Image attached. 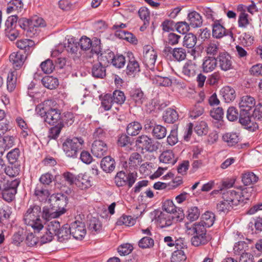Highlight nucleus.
I'll use <instances>...</instances> for the list:
<instances>
[{
  "instance_id": "obj_1",
  "label": "nucleus",
  "mask_w": 262,
  "mask_h": 262,
  "mask_svg": "<svg viewBox=\"0 0 262 262\" xmlns=\"http://www.w3.org/2000/svg\"><path fill=\"white\" fill-rule=\"evenodd\" d=\"M8 17L5 21V31L16 29L18 21L20 28L26 31L27 36L34 37L37 34V28L46 26V22L42 17Z\"/></svg>"
},
{
  "instance_id": "obj_2",
  "label": "nucleus",
  "mask_w": 262,
  "mask_h": 262,
  "mask_svg": "<svg viewBox=\"0 0 262 262\" xmlns=\"http://www.w3.org/2000/svg\"><path fill=\"white\" fill-rule=\"evenodd\" d=\"M53 103L52 100H47L38 105L36 108L37 114L51 125L58 124L61 119V111L53 106Z\"/></svg>"
},
{
  "instance_id": "obj_3",
  "label": "nucleus",
  "mask_w": 262,
  "mask_h": 262,
  "mask_svg": "<svg viewBox=\"0 0 262 262\" xmlns=\"http://www.w3.org/2000/svg\"><path fill=\"white\" fill-rule=\"evenodd\" d=\"M41 207L37 205H30L24 214L23 220L25 224L31 226L35 232H39L43 228L40 218Z\"/></svg>"
},
{
  "instance_id": "obj_4",
  "label": "nucleus",
  "mask_w": 262,
  "mask_h": 262,
  "mask_svg": "<svg viewBox=\"0 0 262 262\" xmlns=\"http://www.w3.org/2000/svg\"><path fill=\"white\" fill-rule=\"evenodd\" d=\"M253 190L252 187L246 188L242 190H229L223 193L222 199L230 202L232 205L236 206L240 202L244 201V199L248 200Z\"/></svg>"
},
{
  "instance_id": "obj_5",
  "label": "nucleus",
  "mask_w": 262,
  "mask_h": 262,
  "mask_svg": "<svg viewBox=\"0 0 262 262\" xmlns=\"http://www.w3.org/2000/svg\"><path fill=\"white\" fill-rule=\"evenodd\" d=\"M84 141L82 138H67L62 143V147L67 157L76 158L79 151L82 149Z\"/></svg>"
},
{
  "instance_id": "obj_6",
  "label": "nucleus",
  "mask_w": 262,
  "mask_h": 262,
  "mask_svg": "<svg viewBox=\"0 0 262 262\" xmlns=\"http://www.w3.org/2000/svg\"><path fill=\"white\" fill-rule=\"evenodd\" d=\"M137 173H126L123 171H120L116 174L114 182L117 187L127 186L128 188H131L137 180Z\"/></svg>"
},
{
  "instance_id": "obj_7",
  "label": "nucleus",
  "mask_w": 262,
  "mask_h": 262,
  "mask_svg": "<svg viewBox=\"0 0 262 262\" xmlns=\"http://www.w3.org/2000/svg\"><path fill=\"white\" fill-rule=\"evenodd\" d=\"M68 197L62 193L53 194L49 199L50 207H53L54 209L58 211L60 214L65 213V207L68 204Z\"/></svg>"
},
{
  "instance_id": "obj_8",
  "label": "nucleus",
  "mask_w": 262,
  "mask_h": 262,
  "mask_svg": "<svg viewBox=\"0 0 262 262\" xmlns=\"http://www.w3.org/2000/svg\"><path fill=\"white\" fill-rule=\"evenodd\" d=\"M136 146L142 150L148 152H154L158 149V143L145 135H142L137 138L135 141Z\"/></svg>"
},
{
  "instance_id": "obj_9",
  "label": "nucleus",
  "mask_w": 262,
  "mask_h": 262,
  "mask_svg": "<svg viewBox=\"0 0 262 262\" xmlns=\"http://www.w3.org/2000/svg\"><path fill=\"white\" fill-rule=\"evenodd\" d=\"M19 181L15 179L10 181L6 187L1 192L3 198L6 201L9 202L12 201L17 192V188L19 184Z\"/></svg>"
},
{
  "instance_id": "obj_10",
  "label": "nucleus",
  "mask_w": 262,
  "mask_h": 262,
  "mask_svg": "<svg viewBox=\"0 0 262 262\" xmlns=\"http://www.w3.org/2000/svg\"><path fill=\"white\" fill-rule=\"evenodd\" d=\"M70 233L77 239H82L86 234V229L84 223L75 221L70 225Z\"/></svg>"
},
{
  "instance_id": "obj_11",
  "label": "nucleus",
  "mask_w": 262,
  "mask_h": 262,
  "mask_svg": "<svg viewBox=\"0 0 262 262\" xmlns=\"http://www.w3.org/2000/svg\"><path fill=\"white\" fill-rule=\"evenodd\" d=\"M127 62L125 72L128 76H134L140 71L139 63L132 52L127 53Z\"/></svg>"
},
{
  "instance_id": "obj_12",
  "label": "nucleus",
  "mask_w": 262,
  "mask_h": 262,
  "mask_svg": "<svg viewBox=\"0 0 262 262\" xmlns=\"http://www.w3.org/2000/svg\"><path fill=\"white\" fill-rule=\"evenodd\" d=\"M33 196L35 199L40 202H46L49 196H51V192L47 185L42 184H37L33 191Z\"/></svg>"
},
{
  "instance_id": "obj_13",
  "label": "nucleus",
  "mask_w": 262,
  "mask_h": 262,
  "mask_svg": "<svg viewBox=\"0 0 262 262\" xmlns=\"http://www.w3.org/2000/svg\"><path fill=\"white\" fill-rule=\"evenodd\" d=\"M216 60L219 67L222 71H227L233 68L231 56L227 52L220 53Z\"/></svg>"
},
{
  "instance_id": "obj_14",
  "label": "nucleus",
  "mask_w": 262,
  "mask_h": 262,
  "mask_svg": "<svg viewBox=\"0 0 262 262\" xmlns=\"http://www.w3.org/2000/svg\"><path fill=\"white\" fill-rule=\"evenodd\" d=\"M157 57V54L152 47L147 46L144 48L143 62L148 69L151 70L154 68Z\"/></svg>"
},
{
  "instance_id": "obj_15",
  "label": "nucleus",
  "mask_w": 262,
  "mask_h": 262,
  "mask_svg": "<svg viewBox=\"0 0 262 262\" xmlns=\"http://www.w3.org/2000/svg\"><path fill=\"white\" fill-rule=\"evenodd\" d=\"M184 227L186 233L189 235L207 232L206 228L200 222H186Z\"/></svg>"
},
{
  "instance_id": "obj_16",
  "label": "nucleus",
  "mask_w": 262,
  "mask_h": 262,
  "mask_svg": "<svg viewBox=\"0 0 262 262\" xmlns=\"http://www.w3.org/2000/svg\"><path fill=\"white\" fill-rule=\"evenodd\" d=\"M96 49H94L92 47V52H95L98 56V62L104 66H107L108 63L112 61L114 58V54L110 51H107L103 53H101L100 50V46H96Z\"/></svg>"
},
{
  "instance_id": "obj_17",
  "label": "nucleus",
  "mask_w": 262,
  "mask_h": 262,
  "mask_svg": "<svg viewBox=\"0 0 262 262\" xmlns=\"http://www.w3.org/2000/svg\"><path fill=\"white\" fill-rule=\"evenodd\" d=\"M107 150V145L102 140H96L94 141L91 148V152L94 156L101 158L106 154Z\"/></svg>"
},
{
  "instance_id": "obj_18",
  "label": "nucleus",
  "mask_w": 262,
  "mask_h": 262,
  "mask_svg": "<svg viewBox=\"0 0 262 262\" xmlns=\"http://www.w3.org/2000/svg\"><path fill=\"white\" fill-rule=\"evenodd\" d=\"M238 105L241 112L249 113L252 108L255 106V100L253 97L249 95H245L241 98Z\"/></svg>"
},
{
  "instance_id": "obj_19",
  "label": "nucleus",
  "mask_w": 262,
  "mask_h": 262,
  "mask_svg": "<svg viewBox=\"0 0 262 262\" xmlns=\"http://www.w3.org/2000/svg\"><path fill=\"white\" fill-rule=\"evenodd\" d=\"M27 55L24 54L21 51L13 52L9 56L10 61L12 63L13 67L19 69L24 63Z\"/></svg>"
},
{
  "instance_id": "obj_20",
  "label": "nucleus",
  "mask_w": 262,
  "mask_h": 262,
  "mask_svg": "<svg viewBox=\"0 0 262 262\" xmlns=\"http://www.w3.org/2000/svg\"><path fill=\"white\" fill-rule=\"evenodd\" d=\"M129 96L131 100L137 105H141L146 100V97L140 89L132 90L129 92Z\"/></svg>"
},
{
  "instance_id": "obj_21",
  "label": "nucleus",
  "mask_w": 262,
  "mask_h": 262,
  "mask_svg": "<svg viewBox=\"0 0 262 262\" xmlns=\"http://www.w3.org/2000/svg\"><path fill=\"white\" fill-rule=\"evenodd\" d=\"M191 238V244L195 247L206 244L209 241L207 232L193 234Z\"/></svg>"
},
{
  "instance_id": "obj_22",
  "label": "nucleus",
  "mask_w": 262,
  "mask_h": 262,
  "mask_svg": "<svg viewBox=\"0 0 262 262\" xmlns=\"http://www.w3.org/2000/svg\"><path fill=\"white\" fill-rule=\"evenodd\" d=\"M175 216L161 213L159 215L157 222L158 226L161 228H166L171 226L172 224V219Z\"/></svg>"
},
{
  "instance_id": "obj_23",
  "label": "nucleus",
  "mask_w": 262,
  "mask_h": 262,
  "mask_svg": "<svg viewBox=\"0 0 262 262\" xmlns=\"http://www.w3.org/2000/svg\"><path fill=\"white\" fill-rule=\"evenodd\" d=\"M196 65L191 61L186 62L183 67L182 74L186 78L193 77L195 75Z\"/></svg>"
},
{
  "instance_id": "obj_24",
  "label": "nucleus",
  "mask_w": 262,
  "mask_h": 262,
  "mask_svg": "<svg viewBox=\"0 0 262 262\" xmlns=\"http://www.w3.org/2000/svg\"><path fill=\"white\" fill-rule=\"evenodd\" d=\"M222 140L229 146L236 145L240 140L239 134L236 133H227L222 136Z\"/></svg>"
},
{
  "instance_id": "obj_25",
  "label": "nucleus",
  "mask_w": 262,
  "mask_h": 262,
  "mask_svg": "<svg viewBox=\"0 0 262 262\" xmlns=\"http://www.w3.org/2000/svg\"><path fill=\"white\" fill-rule=\"evenodd\" d=\"M220 93L225 101L227 103L233 101L236 97L234 90L229 86L223 88L220 91Z\"/></svg>"
},
{
  "instance_id": "obj_26",
  "label": "nucleus",
  "mask_w": 262,
  "mask_h": 262,
  "mask_svg": "<svg viewBox=\"0 0 262 262\" xmlns=\"http://www.w3.org/2000/svg\"><path fill=\"white\" fill-rule=\"evenodd\" d=\"M100 166L103 171L110 173L115 168V161L111 157L106 156L102 159Z\"/></svg>"
},
{
  "instance_id": "obj_27",
  "label": "nucleus",
  "mask_w": 262,
  "mask_h": 262,
  "mask_svg": "<svg viewBox=\"0 0 262 262\" xmlns=\"http://www.w3.org/2000/svg\"><path fill=\"white\" fill-rule=\"evenodd\" d=\"M88 224V230L93 234H97L102 230L101 223L98 218L95 217L90 218Z\"/></svg>"
},
{
  "instance_id": "obj_28",
  "label": "nucleus",
  "mask_w": 262,
  "mask_h": 262,
  "mask_svg": "<svg viewBox=\"0 0 262 262\" xmlns=\"http://www.w3.org/2000/svg\"><path fill=\"white\" fill-rule=\"evenodd\" d=\"M16 45L18 48L24 51L25 54L28 55L30 53L31 49L34 47L35 43L31 39H24L18 40Z\"/></svg>"
},
{
  "instance_id": "obj_29",
  "label": "nucleus",
  "mask_w": 262,
  "mask_h": 262,
  "mask_svg": "<svg viewBox=\"0 0 262 262\" xmlns=\"http://www.w3.org/2000/svg\"><path fill=\"white\" fill-rule=\"evenodd\" d=\"M217 63L216 58L214 57H206L202 64V68L205 72H210L214 70Z\"/></svg>"
},
{
  "instance_id": "obj_30",
  "label": "nucleus",
  "mask_w": 262,
  "mask_h": 262,
  "mask_svg": "<svg viewBox=\"0 0 262 262\" xmlns=\"http://www.w3.org/2000/svg\"><path fill=\"white\" fill-rule=\"evenodd\" d=\"M252 241L246 239L245 241H239L235 244L233 250L235 254L242 255L248 250V245L251 244Z\"/></svg>"
},
{
  "instance_id": "obj_31",
  "label": "nucleus",
  "mask_w": 262,
  "mask_h": 262,
  "mask_svg": "<svg viewBox=\"0 0 262 262\" xmlns=\"http://www.w3.org/2000/svg\"><path fill=\"white\" fill-rule=\"evenodd\" d=\"M75 185L81 189H86L92 186V182L88 176L79 174L77 177Z\"/></svg>"
},
{
  "instance_id": "obj_32",
  "label": "nucleus",
  "mask_w": 262,
  "mask_h": 262,
  "mask_svg": "<svg viewBox=\"0 0 262 262\" xmlns=\"http://www.w3.org/2000/svg\"><path fill=\"white\" fill-rule=\"evenodd\" d=\"M159 160L161 162L172 165L177 162V159L175 158L174 154L172 151L170 150L163 151L160 155Z\"/></svg>"
},
{
  "instance_id": "obj_33",
  "label": "nucleus",
  "mask_w": 262,
  "mask_h": 262,
  "mask_svg": "<svg viewBox=\"0 0 262 262\" xmlns=\"http://www.w3.org/2000/svg\"><path fill=\"white\" fill-rule=\"evenodd\" d=\"M106 66L99 63H95L92 69V74L97 78H103L106 75Z\"/></svg>"
},
{
  "instance_id": "obj_34",
  "label": "nucleus",
  "mask_w": 262,
  "mask_h": 262,
  "mask_svg": "<svg viewBox=\"0 0 262 262\" xmlns=\"http://www.w3.org/2000/svg\"><path fill=\"white\" fill-rule=\"evenodd\" d=\"M220 45L218 41L212 40L206 45L205 50L207 55L214 56L220 53Z\"/></svg>"
},
{
  "instance_id": "obj_35",
  "label": "nucleus",
  "mask_w": 262,
  "mask_h": 262,
  "mask_svg": "<svg viewBox=\"0 0 262 262\" xmlns=\"http://www.w3.org/2000/svg\"><path fill=\"white\" fill-rule=\"evenodd\" d=\"M178 114L173 109L168 108L163 115V119L165 122L167 123H173L178 119Z\"/></svg>"
},
{
  "instance_id": "obj_36",
  "label": "nucleus",
  "mask_w": 262,
  "mask_h": 262,
  "mask_svg": "<svg viewBox=\"0 0 262 262\" xmlns=\"http://www.w3.org/2000/svg\"><path fill=\"white\" fill-rule=\"evenodd\" d=\"M212 36L214 38L220 39L225 36L226 29L216 20L212 24Z\"/></svg>"
},
{
  "instance_id": "obj_37",
  "label": "nucleus",
  "mask_w": 262,
  "mask_h": 262,
  "mask_svg": "<svg viewBox=\"0 0 262 262\" xmlns=\"http://www.w3.org/2000/svg\"><path fill=\"white\" fill-rule=\"evenodd\" d=\"M71 235L70 226L66 224L62 226L56 235L57 236L59 242L63 243L68 241L70 238Z\"/></svg>"
},
{
  "instance_id": "obj_38",
  "label": "nucleus",
  "mask_w": 262,
  "mask_h": 262,
  "mask_svg": "<svg viewBox=\"0 0 262 262\" xmlns=\"http://www.w3.org/2000/svg\"><path fill=\"white\" fill-rule=\"evenodd\" d=\"M215 219V215L213 212L206 211L202 215L200 222L202 223L206 228H209L213 225Z\"/></svg>"
},
{
  "instance_id": "obj_39",
  "label": "nucleus",
  "mask_w": 262,
  "mask_h": 262,
  "mask_svg": "<svg viewBox=\"0 0 262 262\" xmlns=\"http://www.w3.org/2000/svg\"><path fill=\"white\" fill-rule=\"evenodd\" d=\"M204 112V106L198 102L190 108L189 116L191 119H194L201 116Z\"/></svg>"
},
{
  "instance_id": "obj_40",
  "label": "nucleus",
  "mask_w": 262,
  "mask_h": 262,
  "mask_svg": "<svg viewBox=\"0 0 262 262\" xmlns=\"http://www.w3.org/2000/svg\"><path fill=\"white\" fill-rule=\"evenodd\" d=\"M142 128V126L139 122H132L127 126L126 133L129 136H135L139 134Z\"/></svg>"
},
{
  "instance_id": "obj_41",
  "label": "nucleus",
  "mask_w": 262,
  "mask_h": 262,
  "mask_svg": "<svg viewBox=\"0 0 262 262\" xmlns=\"http://www.w3.org/2000/svg\"><path fill=\"white\" fill-rule=\"evenodd\" d=\"M61 215L58 211L54 210L52 207H51V208L48 207L43 208L42 216L45 220H50L51 219L58 217Z\"/></svg>"
},
{
  "instance_id": "obj_42",
  "label": "nucleus",
  "mask_w": 262,
  "mask_h": 262,
  "mask_svg": "<svg viewBox=\"0 0 262 262\" xmlns=\"http://www.w3.org/2000/svg\"><path fill=\"white\" fill-rule=\"evenodd\" d=\"M115 35L121 39L126 40L133 43H136L137 42V39L135 36L128 31L117 30L115 32Z\"/></svg>"
},
{
  "instance_id": "obj_43",
  "label": "nucleus",
  "mask_w": 262,
  "mask_h": 262,
  "mask_svg": "<svg viewBox=\"0 0 262 262\" xmlns=\"http://www.w3.org/2000/svg\"><path fill=\"white\" fill-rule=\"evenodd\" d=\"M153 137L157 139H162L166 137L167 134L166 128L161 125H155L151 132Z\"/></svg>"
},
{
  "instance_id": "obj_44",
  "label": "nucleus",
  "mask_w": 262,
  "mask_h": 262,
  "mask_svg": "<svg viewBox=\"0 0 262 262\" xmlns=\"http://www.w3.org/2000/svg\"><path fill=\"white\" fill-rule=\"evenodd\" d=\"M41 82L45 87L53 90L58 85V80L52 76H46L41 80Z\"/></svg>"
},
{
  "instance_id": "obj_45",
  "label": "nucleus",
  "mask_w": 262,
  "mask_h": 262,
  "mask_svg": "<svg viewBox=\"0 0 262 262\" xmlns=\"http://www.w3.org/2000/svg\"><path fill=\"white\" fill-rule=\"evenodd\" d=\"M249 232L251 233H257L262 231V216L257 217L253 223L250 222L248 224Z\"/></svg>"
},
{
  "instance_id": "obj_46",
  "label": "nucleus",
  "mask_w": 262,
  "mask_h": 262,
  "mask_svg": "<svg viewBox=\"0 0 262 262\" xmlns=\"http://www.w3.org/2000/svg\"><path fill=\"white\" fill-rule=\"evenodd\" d=\"M242 182L245 185H250L257 182L258 177L252 172H246L243 174Z\"/></svg>"
},
{
  "instance_id": "obj_47",
  "label": "nucleus",
  "mask_w": 262,
  "mask_h": 262,
  "mask_svg": "<svg viewBox=\"0 0 262 262\" xmlns=\"http://www.w3.org/2000/svg\"><path fill=\"white\" fill-rule=\"evenodd\" d=\"M142 162L141 155L137 152H133L129 156L128 164L130 167L136 168L141 165Z\"/></svg>"
},
{
  "instance_id": "obj_48",
  "label": "nucleus",
  "mask_w": 262,
  "mask_h": 262,
  "mask_svg": "<svg viewBox=\"0 0 262 262\" xmlns=\"http://www.w3.org/2000/svg\"><path fill=\"white\" fill-rule=\"evenodd\" d=\"M74 122V115L71 112H64L62 115L61 114V119L59 124H62L63 127L64 125L69 126Z\"/></svg>"
},
{
  "instance_id": "obj_49",
  "label": "nucleus",
  "mask_w": 262,
  "mask_h": 262,
  "mask_svg": "<svg viewBox=\"0 0 262 262\" xmlns=\"http://www.w3.org/2000/svg\"><path fill=\"white\" fill-rule=\"evenodd\" d=\"M15 137L13 136H5L0 140V144L5 151L14 145Z\"/></svg>"
},
{
  "instance_id": "obj_50",
  "label": "nucleus",
  "mask_w": 262,
  "mask_h": 262,
  "mask_svg": "<svg viewBox=\"0 0 262 262\" xmlns=\"http://www.w3.org/2000/svg\"><path fill=\"white\" fill-rule=\"evenodd\" d=\"M76 178L77 177H75L73 173L70 172H66L62 174L61 181L63 185L71 186L76 183Z\"/></svg>"
},
{
  "instance_id": "obj_51",
  "label": "nucleus",
  "mask_w": 262,
  "mask_h": 262,
  "mask_svg": "<svg viewBox=\"0 0 262 262\" xmlns=\"http://www.w3.org/2000/svg\"><path fill=\"white\" fill-rule=\"evenodd\" d=\"M136 219L130 215H122L117 222V224L119 226L125 225L127 226H132L136 222Z\"/></svg>"
},
{
  "instance_id": "obj_52",
  "label": "nucleus",
  "mask_w": 262,
  "mask_h": 262,
  "mask_svg": "<svg viewBox=\"0 0 262 262\" xmlns=\"http://www.w3.org/2000/svg\"><path fill=\"white\" fill-rule=\"evenodd\" d=\"M200 215V211L198 207H191L188 209L186 217L190 221L189 222L193 223L199 219Z\"/></svg>"
},
{
  "instance_id": "obj_53",
  "label": "nucleus",
  "mask_w": 262,
  "mask_h": 262,
  "mask_svg": "<svg viewBox=\"0 0 262 262\" xmlns=\"http://www.w3.org/2000/svg\"><path fill=\"white\" fill-rule=\"evenodd\" d=\"M172 57L174 60L181 61L185 59L187 56L186 50L183 48L173 49Z\"/></svg>"
},
{
  "instance_id": "obj_54",
  "label": "nucleus",
  "mask_w": 262,
  "mask_h": 262,
  "mask_svg": "<svg viewBox=\"0 0 262 262\" xmlns=\"http://www.w3.org/2000/svg\"><path fill=\"white\" fill-rule=\"evenodd\" d=\"M16 83V72L13 71L8 74L7 76V87L9 92H12L15 88Z\"/></svg>"
},
{
  "instance_id": "obj_55",
  "label": "nucleus",
  "mask_w": 262,
  "mask_h": 262,
  "mask_svg": "<svg viewBox=\"0 0 262 262\" xmlns=\"http://www.w3.org/2000/svg\"><path fill=\"white\" fill-rule=\"evenodd\" d=\"M234 207L230 204V202L223 199V201L217 204L216 209L220 212L227 213L231 210Z\"/></svg>"
},
{
  "instance_id": "obj_56",
  "label": "nucleus",
  "mask_w": 262,
  "mask_h": 262,
  "mask_svg": "<svg viewBox=\"0 0 262 262\" xmlns=\"http://www.w3.org/2000/svg\"><path fill=\"white\" fill-rule=\"evenodd\" d=\"M196 37L192 33L187 34L184 38L183 45L188 48H193L196 44Z\"/></svg>"
},
{
  "instance_id": "obj_57",
  "label": "nucleus",
  "mask_w": 262,
  "mask_h": 262,
  "mask_svg": "<svg viewBox=\"0 0 262 262\" xmlns=\"http://www.w3.org/2000/svg\"><path fill=\"white\" fill-rule=\"evenodd\" d=\"M114 103L111 94H106L101 99V106L105 111L110 110Z\"/></svg>"
},
{
  "instance_id": "obj_58",
  "label": "nucleus",
  "mask_w": 262,
  "mask_h": 262,
  "mask_svg": "<svg viewBox=\"0 0 262 262\" xmlns=\"http://www.w3.org/2000/svg\"><path fill=\"white\" fill-rule=\"evenodd\" d=\"M60 229V223L56 220H53L48 224L46 230L53 235H56Z\"/></svg>"
},
{
  "instance_id": "obj_59",
  "label": "nucleus",
  "mask_w": 262,
  "mask_h": 262,
  "mask_svg": "<svg viewBox=\"0 0 262 262\" xmlns=\"http://www.w3.org/2000/svg\"><path fill=\"white\" fill-rule=\"evenodd\" d=\"M138 245L142 249L150 248L154 245V241L150 237L145 236L139 241Z\"/></svg>"
},
{
  "instance_id": "obj_60",
  "label": "nucleus",
  "mask_w": 262,
  "mask_h": 262,
  "mask_svg": "<svg viewBox=\"0 0 262 262\" xmlns=\"http://www.w3.org/2000/svg\"><path fill=\"white\" fill-rule=\"evenodd\" d=\"M4 171L5 173L10 177H15L19 173L20 166L13 165L12 164L7 167L5 166Z\"/></svg>"
},
{
  "instance_id": "obj_61",
  "label": "nucleus",
  "mask_w": 262,
  "mask_h": 262,
  "mask_svg": "<svg viewBox=\"0 0 262 262\" xmlns=\"http://www.w3.org/2000/svg\"><path fill=\"white\" fill-rule=\"evenodd\" d=\"M63 128L62 124H56L54 126L51 127L50 129L48 137L50 139H56L57 138Z\"/></svg>"
},
{
  "instance_id": "obj_62",
  "label": "nucleus",
  "mask_w": 262,
  "mask_h": 262,
  "mask_svg": "<svg viewBox=\"0 0 262 262\" xmlns=\"http://www.w3.org/2000/svg\"><path fill=\"white\" fill-rule=\"evenodd\" d=\"M19 155L20 151L18 148H15L10 151L7 155L9 162L11 164L15 163L17 161Z\"/></svg>"
},
{
  "instance_id": "obj_63",
  "label": "nucleus",
  "mask_w": 262,
  "mask_h": 262,
  "mask_svg": "<svg viewBox=\"0 0 262 262\" xmlns=\"http://www.w3.org/2000/svg\"><path fill=\"white\" fill-rule=\"evenodd\" d=\"M112 96L114 102L118 104H123L126 98L124 93L119 90H115Z\"/></svg>"
},
{
  "instance_id": "obj_64",
  "label": "nucleus",
  "mask_w": 262,
  "mask_h": 262,
  "mask_svg": "<svg viewBox=\"0 0 262 262\" xmlns=\"http://www.w3.org/2000/svg\"><path fill=\"white\" fill-rule=\"evenodd\" d=\"M40 68L45 73L50 74L53 72L55 66H54L52 60L47 59L41 62Z\"/></svg>"
}]
</instances>
